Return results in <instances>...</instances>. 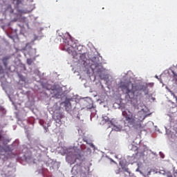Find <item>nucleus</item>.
<instances>
[{
    "label": "nucleus",
    "instance_id": "nucleus-20",
    "mask_svg": "<svg viewBox=\"0 0 177 177\" xmlns=\"http://www.w3.org/2000/svg\"><path fill=\"white\" fill-rule=\"evenodd\" d=\"M10 13H12V10H10Z\"/></svg>",
    "mask_w": 177,
    "mask_h": 177
},
{
    "label": "nucleus",
    "instance_id": "nucleus-13",
    "mask_svg": "<svg viewBox=\"0 0 177 177\" xmlns=\"http://www.w3.org/2000/svg\"><path fill=\"white\" fill-rule=\"evenodd\" d=\"M26 62L28 65H31L32 64V59L30 58H28L26 59Z\"/></svg>",
    "mask_w": 177,
    "mask_h": 177
},
{
    "label": "nucleus",
    "instance_id": "nucleus-9",
    "mask_svg": "<svg viewBox=\"0 0 177 177\" xmlns=\"http://www.w3.org/2000/svg\"><path fill=\"white\" fill-rule=\"evenodd\" d=\"M28 54L30 55V56H33L36 54V50L35 49H32V48H30L29 52H28Z\"/></svg>",
    "mask_w": 177,
    "mask_h": 177
},
{
    "label": "nucleus",
    "instance_id": "nucleus-15",
    "mask_svg": "<svg viewBox=\"0 0 177 177\" xmlns=\"http://www.w3.org/2000/svg\"><path fill=\"white\" fill-rule=\"evenodd\" d=\"M3 69L1 66V65H0V74H3Z\"/></svg>",
    "mask_w": 177,
    "mask_h": 177
},
{
    "label": "nucleus",
    "instance_id": "nucleus-6",
    "mask_svg": "<svg viewBox=\"0 0 177 177\" xmlns=\"http://www.w3.org/2000/svg\"><path fill=\"white\" fill-rule=\"evenodd\" d=\"M64 104L65 109L66 110V111L68 112L71 111L72 109L71 102L68 100H66L64 102Z\"/></svg>",
    "mask_w": 177,
    "mask_h": 177
},
{
    "label": "nucleus",
    "instance_id": "nucleus-5",
    "mask_svg": "<svg viewBox=\"0 0 177 177\" xmlns=\"http://www.w3.org/2000/svg\"><path fill=\"white\" fill-rule=\"evenodd\" d=\"M11 58L10 55H6L5 57H3L2 58V62L3 64V66L6 68L8 65L9 60Z\"/></svg>",
    "mask_w": 177,
    "mask_h": 177
},
{
    "label": "nucleus",
    "instance_id": "nucleus-14",
    "mask_svg": "<svg viewBox=\"0 0 177 177\" xmlns=\"http://www.w3.org/2000/svg\"><path fill=\"white\" fill-rule=\"evenodd\" d=\"M3 151H4V148L0 146V155H3Z\"/></svg>",
    "mask_w": 177,
    "mask_h": 177
},
{
    "label": "nucleus",
    "instance_id": "nucleus-22",
    "mask_svg": "<svg viewBox=\"0 0 177 177\" xmlns=\"http://www.w3.org/2000/svg\"><path fill=\"white\" fill-rule=\"evenodd\" d=\"M176 83H177V80H176Z\"/></svg>",
    "mask_w": 177,
    "mask_h": 177
},
{
    "label": "nucleus",
    "instance_id": "nucleus-18",
    "mask_svg": "<svg viewBox=\"0 0 177 177\" xmlns=\"http://www.w3.org/2000/svg\"><path fill=\"white\" fill-rule=\"evenodd\" d=\"M120 173V169H119L118 171H116V174H118Z\"/></svg>",
    "mask_w": 177,
    "mask_h": 177
},
{
    "label": "nucleus",
    "instance_id": "nucleus-7",
    "mask_svg": "<svg viewBox=\"0 0 177 177\" xmlns=\"http://www.w3.org/2000/svg\"><path fill=\"white\" fill-rule=\"evenodd\" d=\"M63 118L62 113H57V115L55 116V120L56 121L57 123L61 122V120Z\"/></svg>",
    "mask_w": 177,
    "mask_h": 177
},
{
    "label": "nucleus",
    "instance_id": "nucleus-10",
    "mask_svg": "<svg viewBox=\"0 0 177 177\" xmlns=\"http://www.w3.org/2000/svg\"><path fill=\"white\" fill-rule=\"evenodd\" d=\"M163 174L165 175L166 177H173L172 174L169 171L165 172V174Z\"/></svg>",
    "mask_w": 177,
    "mask_h": 177
},
{
    "label": "nucleus",
    "instance_id": "nucleus-19",
    "mask_svg": "<svg viewBox=\"0 0 177 177\" xmlns=\"http://www.w3.org/2000/svg\"><path fill=\"white\" fill-rule=\"evenodd\" d=\"M8 8H11V6H8Z\"/></svg>",
    "mask_w": 177,
    "mask_h": 177
},
{
    "label": "nucleus",
    "instance_id": "nucleus-11",
    "mask_svg": "<svg viewBox=\"0 0 177 177\" xmlns=\"http://www.w3.org/2000/svg\"><path fill=\"white\" fill-rule=\"evenodd\" d=\"M5 142V138L0 134V144H3Z\"/></svg>",
    "mask_w": 177,
    "mask_h": 177
},
{
    "label": "nucleus",
    "instance_id": "nucleus-21",
    "mask_svg": "<svg viewBox=\"0 0 177 177\" xmlns=\"http://www.w3.org/2000/svg\"><path fill=\"white\" fill-rule=\"evenodd\" d=\"M79 54H80V55H82V53H79Z\"/></svg>",
    "mask_w": 177,
    "mask_h": 177
},
{
    "label": "nucleus",
    "instance_id": "nucleus-12",
    "mask_svg": "<svg viewBox=\"0 0 177 177\" xmlns=\"http://www.w3.org/2000/svg\"><path fill=\"white\" fill-rule=\"evenodd\" d=\"M0 112H2L3 114H6V111L2 106H0Z\"/></svg>",
    "mask_w": 177,
    "mask_h": 177
},
{
    "label": "nucleus",
    "instance_id": "nucleus-8",
    "mask_svg": "<svg viewBox=\"0 0 177 177\" xmlns=\"http://www.w3.org/2000/svg\"><path fill=\"white\" fill-rule=\"evenodd\" d=\"M103 120L105 121V122L108 123L109 124H111V125L113 124V122H112V121H111V120H109V118H108V116H104Z\"/></svg>",
    "mask_w": 177,
    "mask_h": 177
},
{
    "label": "nucleus",
    "instance_id": "nucleus-17",
    "mask_svg": "<svg viewBox=\"0 0 177 177\" xmlns=\"http://www.w3.org/2000/svg\"><path fill=\"white\" fill-rule=\"evenodd\" d=\"M122 169H124L125 171L128 172L129 171V169L125 168L124 167H122Z\"/></svg>",
    "mask_w": 177,
    "mask_h": 177
},
{
    "label": "nucleus",
    "instance_id": "nucleus-3",
    "mask_svg": "<svg viewBox=\"0 0 177 177\" xmlns=\"http://www.w3.org/2000/svg\"><path fill=\"white\" fill-rule=\"evenodd\" d=\"M83 49V46L81 45H77V43L71 41V43L68 44V53L72 54L73 55H77V52H81Z\"/></svg>",
    "mask_w": 177,
    "mask_h": 177
},
{
    "label": "nucleus",
    "instance_id": "nucleus-4",
    "mask_svg": "<svg viewBox=\"0 0 177 177\" xmlns=\"http://www.w3.org/2000/svg\"><path fill=\"white\" fill-rule=\"evenodd\" d=\"M74 158L75 160L73 162V163H75L76 160H82L84 158V151L82 150H78V152L74 154Z\"/></svg>",
    "mask_w": 177,
    "mask_h": 177
},
{
    "label": "nucleus",
    "instance_id": "nucleus-2",
    "mask_svg": "<svg viewBox=\"0 0 177 177\" xmlns=\"http://www.w3.org/2000/svg\"><path fill=\"white\" fill-rule=\"evenodd\" d=\"M131 84V82H121L120 86L122 92L126 94V98L129 100H132L135 97V93L129 88Z\"/></svg>",
    "mask_w": 177,
    "mask_h": 177
},
{
    "label": "nucleus",
    "instance_id": "nucleus-1",
    "mask_svg": "<svg viewBox=\"0 0 177 177\" xmlns=\"http://www.w3.org/2000/svg\"><path fill=\"white\" fill-rule=\"evenodd\" d=\"M122 116L124 118V127H136L139 125L140 120L136 118V115L133 112L126 109L122 112Z\"/></svg>",
    "mask_w": 177,
    "mask_h": 177
},
{
    "label": "nucleus",
    "instance_id": "nucleus-16",
    "mask_svg": "<svg viewBox=\"0 0 177 177\" xmlns=\"http://www.w3.org/2000/svg\"><path fill=\"white\" fill-rule=\"evenodd\" d=\"M153 85H154L153 83H149V84H147V86L152 87Z\"/></svg>",
    "mask_w": 177,
    "mask_h": 177
}]
</instances>
